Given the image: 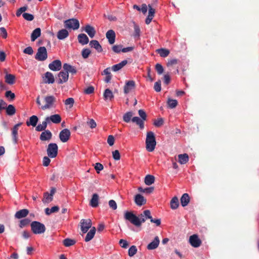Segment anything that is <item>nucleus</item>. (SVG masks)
Here are the masks:
<instances>
[{
    "mask_svg": "<svg viewBox=\"0 0 259 259\" xmlns=\"http://www.w3.org/2000/svg\"><path fill=\"white\" fill-rule=\"evenodd\" d=\"M0 35L3 38H6L8 36L7 31L5 28L4 27H0Z\"/></svg>",
    "mask_w": 259,
    "mask_h": 259,
    "instance_id": "58",
    "label": "nucleus"
},
{
    "mask_svg": "<svg viewBox=\"0 0 259 259\" xmlns=\"http://www.w3.org/2000/svg\"><path fill=\"white\" fill-rule=\"evenodd\" d=\"M189 160V156L187 154H179L178 155V161L181 164L186 163Z\"/></svg>",
    "mask_w": 259,
    "mask_h": 259,
    "instance_id": "33",
    "label": "nucleus"
},
{
    "mask_svg": "<svg viewBox=\"0 0 259 259\" xmlns=\"http://www.w3.org/2000/svg\"><path fill=\"white\" fill-rule=\"evenodd\" d=\"M135 202L138 206H142L146 203V199L141 194H137L135 197Z\"/></svg>",
    "mask_w": 259,
    "mask_h": 259,
    "instance_id": "18",
    "label": "nucleus"
},
{
    "mask_svg": "<svg viewBox=\"0 0 259 259\" xmlns=\"http://www.w3.org/2000/svg\"><path fill=\"white\" fill-rule=\"evenodd\" d=\"M136 83L134 80H127L126 81L124 86V93L125 94H128L133 89H135Z\"/></svg>",
    "mask_w": 259,
    "mask_h": 259,
    "instance_id": "13",
    "label": "nucleus"
},
{
    "mask_svg": "<svg viewBox=\"0 0 259 259\" xmlns=\"http://www.w3.org/2000/svg\"><path fill=\"white\" fill-rule=\"evenodd\" d=\"M90 46L92 48H95L96 50V51L99 53L102 52L103 51L102 46L99 44V42L98 40H91L90 42Z\"/></svg>",
    "mask_w": 259,
    "mask_h": 259,
    "instance_id": "23",
    "label": "nucleus"
},
{
    "mask_svg": "<svg viewBox=\"0 0 259 259\" xmlns=\"http://www.w3.org/2000/svg\"><path fill=\"white\" fill-rule=\"evenodd\" d=\"M164 121L162 118H158L154 121L153 124L156 127H160L163 124Z\"/></svg>",
    "mask_w": 259,
    "mask_h": 259,
    "instance_id": "54",
    "label": "nucleus"
},
{
    "mask_svg": "<svg viewBox=\"0 0 259 259\" xmlns=\"http://www.w3.org/2000/svg\"><path fill=\"white\" fill-rule=\"evenodd\" d=\"M58 77L57 83L58 84H62L67 81L69 75L65 71H61L58 73Z\"/></svg>",
    "mask_w": 259,
    "mask_h": 259,
    "instance_id": "11",
    "label": "nucleus"
},
{
    "mask_svg": "<svg viewBox=\"0 0 259 259\" xmlns=\"http://www.w3.org/2000/svg\"><path fill=\"white\" fill-rule=\"evenodd\" d=\"M58 147L56 143H50L48 145L47 148V154L49 157L55 158L58 154Z\"/></svg>",
    "mask_w": 259,
    "mask_h": 259,
    "instance_id": "6",
    "label": "nucleus"
},
{
    "mask_svg": "<svg viewBox=\"0 0 259 259\" xmlns=\"http://www.w3.org/2000/svg\"><path fill=\"white\" fill-rule=\"evenodd\" d=\"M81 230L83 233H85L91 228L92 221L90 219H82L80 222Z\"/></svg>",
    "mask_w": 259,
    "mask_h": 259,
    "instance_id": "8",
    "label": "nucleus"
},
{
    "mask_svg": "<svg viewBox=\"0 0 259 259\" xmlns=\"http://www.w3.org/2000/svg\"><path fill=\"white\" fill-rule=\"evenodd\" d=\"M52 137V133L49 130L44 131L40 134L39 139L41 141H49Z\"/></svg>",
    "mask_w": 259,
    "mask_h": 259,
    "instance_id": "17",
    "label": "nucleus"
},
{
    "mask_svg": "<svg viewBox=\"0 0 259 259\" xmlns=\"http://www.w3.org/2000/svg\"><path fill=\"white\" fill-rule=\"evenodd\" d=\"M138 113L139 116L141 117V119L144 121L146 120L147 115L145 111L143 109H140L138 111Z\"/></svg>",
    "mask_w": 259,
    "mask_h": 259,
    "instance_id": "59",
    "label": "nucleus"
},
{
    "mask_svg": "<svg viewBox=\"0 0 259 259\" xmlns=\"http://www.w3.org/2000/svg\"><path fill=\"white\" fill-rule=\"evenodd\" d=\"M27 6H24L19 8L16 12V16L19 17L23 12L27 10Z\"/></svg>",
    "mask_w": 259,
    "mask_h": 259,
    "instance_id": "61",
    "label": "nucleus"
},
{
    "mask_svg": "<svg viewBox=\"0 0 259 259\" xmlns=\"http://www.w3.org/2000/svg\"><path fill=\"white\" fill-rule=\"evenodd\" d=\"M84 31L91 38L94 37L96 34V30L95 28L90 25H87L85 26L84 28Z\"/></svg>",
    "mask_w": 259,
    "mask_h": 259,
    "instance_id": "28",
    "label": "nucleus"
},
{
    "mask_svg": "<svg viewBox=\"0 0 259 259\" xmlns=\"http://www.w3.org/2000/svg\"><path fill=\"white\" fill-rule=\"evenodd\" d=\"M30 222V221L28 219H25L23 220H21L20 221L19 227L21 228H22L24 227L27 226L29 224Z\"/></svg>",
    "mask_w": 259,
    "mask_h": 259,
    "instance_id": "52",
    "label": "nucleus"
},
{
    "mask_svg": "<svg viewBox=\"0 0 259 259\" xmlns=\"http://www.w3.org/2000/svg\"><path fill=\"white\" fill-rule=\"evenodd\" d=\"M156 52L161 57H166L169 54V51L166 49H159L156 50Z\"/></svg>",
    "mask_w": 259,
    "mask_h": 259,
    "instance_id": "41",
    "label": "nucleus"
},
{
    "mask_svg": "<svg viewBox=\"0 0 259 259\" xmlns=\"http://www.w3.org/2000/svg\"><path fill=\"white\" fill-rule=\"evenodd\" d=\"M170 208L172 209H177L179 206L178 198L176 196L174 197L170 202Z\"/></svg>",
    "mask_w": 259,
    "mask_h": 259,
    "instance_id": "36",
    "label": "nucleus"
},
{
    "mask_svg": "<svg viewBox=\"0 0 259 259\" xmlns=\"http://www.w3.org/2000/svg\"><path fill=\"white\" fill-rule=\"evenodd\" d=\"M112 156L114 159L118 160L120 158V155L118 150H116L112 152Z\"/></svg>",
    "mask_w": 259,
    "mask_h": 259,
    "instance_id": "60",
    "label": "nucleus"
},
{
    "mask_svg": "<svg viewBox=\"0 0 259 259\" xmlns=\"http://www.w3.org/2000/svg\"><path fill=\"white\" fill-rule=\"evenodd\" d=\"M46 120L49 122L51 121L54 123H59L61 121V117L59 114H54L46 117Z\"/></svg>",
    "mask_w": 259,
    "mask_h": 259,
    "instance_id": "19",
    "label": "nucleus"
},
{
    "mask_svg": "<svg viewBox=\"0 0 259 259\" xmlns=\"http://www.w3.org/2000/svg\"><path fill=\"white\" fill-rule=\"evenodd\" d=\"M181 203L182 206H187L190 202V197L187 193H184L181 198Z\"/></svg>",
    "mask_w": 259,
    "mask_h": 259,
    "instance_id": "30",
    "label": "nucleus"
},
{
    "mask_svg": "<svg viewBox=\"0 0 259 259\" xmlns=\"http://www.w3.org/2000/svg\"><path fill=\"white\" fill-rule=\"evenodd\" d=\"M48 57L47 49L45 47H40L38 49L35 55V59L38 61H44Z\"/></svg>",
    "mask_w": 259,
    "mask_h": 259,
    "instance_id": "7",
    "label": "nucleus"
},
{
    "mask_svg": "<svg viewBox=\"0 0 259 259\" xmlns=\"http://www.w3.org/2000/svg\"><path fill=\"white\" fill-rule=\"evenodd\" d=\"M44 82L48 84H52L55 82L54 76L50 72H47L43 77Z\"/></svg>",
    "mask_w": 259,
    "mask_h": 259,
    "instance_id": "15",
    "label": "nucleus"
},
{
    "mask_svg": "<svg viewBox=\"0 0 259 259\" xmlns=\"http://www.w3.org/2000/svg\"><path fill=\"white\" fill-rule=\"evenodd\" d=\"M41 30L40 28L35 29L31 34V40L35 41L38 37L40 36Z\"/></svg>",
    "mask_w": 259,
    "mask_h": 259,
    "instance_id": "31",
    "label": "nucleus"
},
{
    "mask_svg": "<svg viewBox=\"0 0 259 259\" xmlns=\"http://www.w3.org/2000/svg\"><path fill=\"white\" fill-rule=\"evenodd\" d=\"M154 89L157 92H159L161 91V81L160 80L154 83Z\"/></svg>",
    "mask_w": 259,
    "mask_h": 259,
    "instance_id": "57",
    "label": "nucleus"
},
{
    "mask_svg": "<svg viewBox=\"0 0 259 259\" xmlns=\"http://www.w3.org/2000/svg\"><path fill=\"white\" fill-rule=\"evenodd\" d=\"M63 68L68 74L69 72L72 74H75L77 72L75 68L67 63H65L63 65Z\"/></svg>",
    "mask_w": 259,
    "mask_h": 259,
    "instance_id": "24",
    "label": "nucleus"
},
{
    "mask_svg": "<svg viewBox=\"0 0 259 259\" xmlns=\"http://www.w3.org/2000/svg\"><path fill=\"white\" fill-rule=\"evenodd\" d=\"M62 63L60 60H55L49 65V68L50 70L54 71H57L61 69Z\"/></svg>",
    "mask_w": 259,
    "mask_h": 259,
    "instance_id": "12",
    "label": "nucleus"
},
{
    "mask_svg": "<svg viewBox=\"0 0 259 259\" xmlns=\"http://www.w3.org/2000/svg\"><path fill=\"white\" fill-rule=\"evenodd\" d=\"M189 243L194 247H198L201 244V240L196 234L191 235L189 238Z\"/></svg>",
    "mask_w": 259,
    "mask_h": 259,
    "instance_id": "10",
    "label": "nucleus"
},
{
    "mask_svg": "<svg viewBox=\"0 0 259 259\" xmlns=\"http://www.w3.org/2000/svg\"><path fill=\"white\" fill-rule=\"evenodd\" d=\"M154 189L153 187L146 188L145 189H143V188L140 187H139L138 189V190L139 192H143V193H146L147 194L152 193L153 192Z\"/></svg>",
    "mask_w": 259,
    "mask_h": 259,
    "instance_id": "45",
    "label": "nucleus"
},
{
    "mask_svg": "<svg viewBox=\"0 0 259 259\" xmlns=\"http://www.w3.org/2000/svg\"><path fill=\"white\" fill-rule=\"evenodd\" d=\"M56 98L53 96H47L44 98V101L45 102V104L44 105H42L40 107V108L45 110L48 109H51L55 107L54 104L56 102Z\"/></svg>",
    "mask_w": 259,
    "mask_h": 259,
    "instance_id": "4",
    "label": "nucleus"
},
{
    "mask_svg": "<svg viewBox=\"0 0 259 259\" xmlns=\"http://www.w3.org/2000/svg\"><path fill=\"white\" fill-rule=\"evenodd\" d=\"M99 195L95 193L93 195L92 198L90 201V205L93 207H96L98 206Z\"/></svg>",
    "mask_w": 259,
    "mask_h": 259,
    "instance_id": "29",
    "label": "nucleus"
},
{
    "mask_svg": "<svg viewBox=\"0 0 259 259\" xmlns=\"http://www.w3.org/2000/svg\"><path fill=\"white\" fill-rule=\"evenodd\" d=\"M22 16L27 21H31L34 19L33 15L29 13H24L22 14Z\"/></svg>",
    "mask_w": 259,
    "mask_h": 259,
    "instance_id": "53",
    "label": "nucleus"
},
{
    "mask_svg": "<svg viewBox=\"0 0 259 259\" xmlns=\"http://www.w3.org/2000/svg\"><path fill=\"white\" fill-rule=\"evenodd\" d=\"M71 133L67 128L62 130L59 134V138L61 142L65 143L68 141L70 138Z\"/></svg>",
    "mask_w": 259,
    "mask_h": 259,
    "instance_id": "9",
    "label": "nucleus"
},
{
    "mask_svg": "<svg viewBox=\"0 0 259 259\" xmlns=\"http://www.w3.org/2000/svg\"><path fill=\"white\" fill-rule=\"evenodd\" d=\"M127 63V61L126 60H123L119 63L114 65L112 66L111 69L114 72L118 71L122 69L125 65Z\"/></svg>",
    "mask_w": 259,
    "mask_h": 259,
    "instance_id": "22",
    "label": "nucleus"
},
{
    "mask_svg": "<svg viewBox=\"0 0 259 259\" xmlns=\"http://www.w3.org/2000/svg\"><path fill=\"white\" fill-rule=\"evenodd\" d=\"M78 42L82 45L87 44L89 41V38L86 34L84 33L79 34L77 36Z\"/></svg>",
    "mask_w": 259,
    "mask_h": 259,
    "instance_id": "26",
    "label": "nucleus"
},
{
    "mask_svg": "<svg viewBox=\"0 0 259 259\" xmlns=\"http://www.w3.org/2000/svg\"><path fill=\"white\" fill-rule=\"evenodd\" d=\"M76 243V241L74 239L70 238H66L63 240V244L66 247H69L73 245Z\"/></svg>",
    "mask_w": 259,
    "mask_h": 259,
    "instance_id": "44",
    "label": "nucleus"
},
{
    "mask_svg": "<svg viewBox=\"0 0 259 259\" xmlns=\"http://www.w3.org/2000/svg\"><path fill=\"white\" fill-rule=\"evenodd\" d=\"M48 122H49V121L46 120V118L45 120L42 121L41 124H39L36 126V131L38 132L46 131V128L47 127Z\"/></svg>",
    "mask_w": 259,
    "mask_h": 259,
    "instance_id": "40",
    "label": "nucleus"
},
{
    "mask_svg": "<svg viewBox=\"0 0 259 259\" xmlns=\"http://www.w3.org/2000/svg\"><path fill=\"white\" fill-rule=\"evenodd\" d=\"M50 198V195L49 193L48 192H46L44 194V198L42 201L44 203H49L53 200V199H51Z\"/></svg>",
    "mask_w": 259,
    "mask_h": 259,
    "instance_id": "49",
    "label": "nucleus"
},
{
    "mask_svg": "<svg viewBox=\"0 0 259 259\" xmlns=\"http://www.w3.org/2000/svg\"><path fill=\"white\" fill-rule=\"evenodd\" d=\"M64 23L65 27L68 29L76 30L79 27V22L78 20L75 18L69 19L65 20Z\"/></svg>",
    "mask_w": 259,
    "mask_h": 259,
    "instance_id": "5",
    "label": "nucleus"
},
{
    "mask_svg": "<svg viewBox=\"0 0 259 259\" xmlns=\"http://www.w3.org/2000/svg\"><path fill=\"white\" fill-rule=\"evenodd\" d=\"M103 165L100 163L97 162L95 164V169L98 174H99L100 171L103 169Z\"/></svg>",
    "mask_w": 259,
    "mask_h": 259,
    "instance_id": "62",
    "label": "nucleus"
},
{
    "mask_svg": "<svg viewBox=\"0 0 259 259\" xmlns=\"http://www.w3.org/2000/svg\"><path fill=\"white\" fill-rule=\"evenodd\" d=\"M87 124L91 128H95L97 126V124L93 119H89L87 122Z\"/></svg>",
    "mask_w": 259,
    "mask_h": 259,
    "instance_id": "64",
    "label": "nucleus"
},
{
    "mask_svg": "<svg viewBox=\"0 0 259 259\" xmlns=\"http://www.w3.org/2000/svg\"><path fill=\"white\" fill-rule=\"evenodd\" d=\"M106 36L110 45H112L114 43L116 35L114 30L112 29L109 30L106 32Z\"/></svg>",
    "mask_w": 259,
    "mask_h": 259,
    "instance_id": "16",
    "label": "nucleus"
},
{
    "mask_svg": "<svg viewBox=\"0 0 259 259\" xmlns=\"http://www.w3.org/2000/svg\"><path fill=\"white\" fill-rule=\"evenodd\" d=\"M6 113L9 116H12L16 113V109L13 105H9L6 108Z\"/></svg>",
    "mask_w": 259,
    "mask_h": 259,
    "instance_id": "39",
    "label": "nucleus"
},
{
    "mask_svg": "<svg viewBox=\"0 0 259 259\" xmlns=\"http://www.w3.org/2000/svg\"><path fill=\"white\" fill-rule=\"evenodd\" d=\"M59 210V207L58 206H55L52 207L51 208L48 207L45 209V213L47 215H50L52 213L58 212Z\"/></svg>",
    "mask_w": 259,
    "mask_h": 259,
    "instance_id": "42",
    "label": "nucleus"
},
{
    "mask_svg": "<svg viewBox=\"0 0 259 259\" xmlns=\"http://www.w3.org/2000/svg\"><path fill=\"white\" fill-rule=\"evenodd\" d=\"M124 218L137 227L141 226L146 220L151 218V212L149 210H145L142 213L137 217L132 211H126L124 212Z\"/></svg>",
    "mask_w": 259,
    "mask_h": 259,
    "instance_id": "1",
    "label": "nucleus"
},
{
    "mask_svg": "<svg viewBox=\"0 0 259 259\" xmlns=\"http://www.w3.org/2000/svg\"><path fill=\"white\" fill-rule=\"evenodd\" d=\"M68 35V31L66 29H62L59 30L57 33V38L60 40L65 39L67 37Z\"/></svg>",
    "mask_w": 259,
    "mask_h": 259,
    "instance_id": "27",
    "label": "nucleus"
},
{
    "mask_svg": "<svg viewBox=\"0 0 259 259\" xmlns=\"http://www.w3.org/2000/svg\"><path fill=\"white\" fill-rule=\"evenodd\" d=\"M91 52L89 49H83L81 52V55L84 59H87L89 57Z\"/></svg>",
    "mask_w": 259,
    "mask_h": 259,
    "instance_id": "51",
    "label": "nucleus"
},
{
    "mask_svg": "<svg viewBox=\"0 0 259 259\" xmlns=\"http://www.w3.org/2000/svg\"><path fill=\"white\" fill-rule=\"evenodd\" d=\"M167 103L168 107L171 109L175 108L178 105V102L176 100L171 99L170 98L168 99Z\"/></svg>",
    "mask_w": 259,
    "mask_h": 259,
    "instance_id": "46",
    "label": "nucleus"
},
{
    "mask_svg": "<svg viewBox=\"0 0 259 259\" xmlns=\"http://www.w3.org/2000/svg\"><path fill=\"white\" fill-rule=\"evenodd\" d=\"M22 123H18L14 125L12 129V135L13 140L15 144H16L18 141V131L19 127L22 125Z\"/></svg>",
    "mask_w": 259,
    "mask_h": 259,
    "instance_id": "14",
    "label": "nucleus"
},
{
    "mask_svg": "<svg viewBox=\"0 0 259 259\" xmlns=\"http://www.w3.org/2000/svg\"><path fill=\"white\" fill-rule=\"evenodd\" d=\"M95 227H93L90 231L87 233L85 238V241L88 242L92 240L95 236L96 233Z\"/></svg>",
    "mask_w": 259,
    "mask_h": 259,
    "instance_id": "34",
    "label": "nucleus"
},
{
    "mask_svg": "<svg viewBox=\"0 0 259 259\" xmlns=\"http://www.w3.org/2000/svg\"><path fill=\"white\" fill-rule=\"evenodd\" d=\"M64 104L66 105H69L70 108L73 107L74 104V100L72 98H67L66 100L64 101Z\"/></svg>",
    "mask_w": 259,
    "mask_h": 259,
    "instance_id": "50",
    "label": "nucleus"
},
{
    "mask_svg": "<svg viewBox=\"0 0 259 259\" xmlns=\"http://www.w3.org/2000/svg\"><path fill=\"white\" fill-rule=\"evenodd\" d=\"M30 226L32 232L35 234H42L46 230L45 225L37 221L32 222Z\"/></svg>",
    "mask_w": 259,
    "mask_h": 259,
    "instance_id": "3",
    "label": "nucleus"
},
{
    "mask_svg": "<svg viewBox=\"0 0 259 259\" xmlns=\"http://www.w3.org/2000/svg\"><path fill=\"white\" fill-rule=\"evenodd\" d=\"M179 62V60L177 59H172L168 60L167 62V66L168 67H171L176 64Z\"/></svg>",
    "mask_w": 259,
    "mask_h": 259,
    "instance_id": "48",
    "label": "nucleus"
},
{
    "mask_svg": "<svg viewBox=\"0 0 259 259\" xmlns=\"http://www.w3.org/2000/svg\"><path fill=\"white\" fill-rule=\"evenodd\" d=\"M15 76L11 74H7L5 76V81L9 84H13L15 82Z\"/></svg>",
    "mask_w": 259,
    "mask_h": 259,
    "instance_id": "38",
    "label": "nucleus"
},
{
    "mask_svg": "<svg viewBox=\"0 0 259 259\" xmlns=\"http://www.w3.org/2000/svg\"><path fill=\"white\" fill-rule=\"evenodd\" d=\"M137 252V248L135 245H132L128 249V254L130 256H133Z\"/></svg>",
    "mask_w": 259,
    "mask_h": 259,
    "instance_id": "47",
    "label": "nucleus"
},
{
    "mask_svg": "<svg viewBox=\"0 0 259 259\" xmlns=\"http://www.w3.org/2000/svg\"><path fill=\"white\" fill-rule=\"evenodd\" d=\"M109 207L113 210H116L117 206L116 202L114 200H110L109 201Z\"/></svg>",
    "mask_w": 259,
    "mask_h": 259,
    "instance_id": "63",
    "label": "nucleus"
},
{
    "mask_svg": "<svg viewBox=\"0 0 259 259\" xmlns=\"http://www.w3.org/2000/svg\"><path fill=\"white\" fill-rule=\"evenodd\" d=\"M38 121V118L36 115H32L30 118L29 120L26 121V125L27 126L32 125L33 127L36 126L37 122Z\"/></svg>",
    "mask_w": 259,
    "mask_h": 259,
    "instance_id": "25",
    "label": "nucleus"
},
{
    "mask_svg": "<svg viewBox=\"0 0 259 259\" xmlns=\"http://www.w3.org/2000/svg\"><path fill=\"white\" fill-rule=\"evenodd\" d=\"M132 121L133 122L136 123L137 125H138L141 129L144 128V121L142 119H140L139 117H134L132 119Z\"/></svg>",
    "mask_w": 259,
    "mask_h": 259,
    "instance_id": "37",
    "label": "nucleus"
},
{
    "mask_svg": "<svg viewBox=\"0 0 259 259\" xmlns=\"http://www.w3.org/2000/svg\"><path fill=\"white\" fill-rule=\"evenodd\" d=\"M155 182V177L154 176L148 175H147L144 179V183L146 185L149 186L153 184Z\"/></svg>",
    "mask_w": 259,
    "mask_h": 259,
    "instance_id": "35",
    "label": "nucleus"
},
{
    "mask_svg": "<svg viewBox=\"0 0 259 259\" xmlns=\"http://www.w3.org/2000/svg\"><path fill=\"white\" fill-rule=\"evenodd\" d=\"M113 51L116 53L122 52V46L121 45H114L112 47Z\"/></svg>",
    "mask_w": 259,
    "mask_h": 259,
    "instance_id": "55",
    "label": "nucleus"
},
{
    "mask_svg": "<svg viewBox=\"0 0 259 259\" xmlns=\"http://www.w3.org/2000/svg\"><path fill=\"white\" fill-rule=\"evenodd\" d=\"M146 149L148 152H152L154 150L156 141L155 136L152 131H149L147 133L146 138Z\"/></svg>",
    "mask_w": 259,
    "mask_h": 259,
    "instance_id": "2",
    "label": "nucleus"
},
{
    "mask_svg": "<svg viewBox=\"0 0 259 259\" xmlns=\"http://www.w3.org/2000/svg\"><path fill=\"white\" fill-rule=\"evenodd\" d=\"M159 239L158 236H156L153 241L147 245L148 250H153L156 249L159 245Z\"/></svg>",
    "mask_w": 259,
    "mask_h": 259,
    "instance_id": "20",
    "label": "nucleus"
},
{
    "mask_svg": "<svg viewBox=\"0 0 259 259\" xmlns=\"http://www.w3.org/2000/svg\"><path fill=\"white\" fill-rule=\"evenodd\" d=\"M29 213V210L27 209H22L17 211L15 214V217L20 219L26 217Z\"/></svg>",
    "mask_w": 259,
    "mask_h": 259,
    "instance_id": "21",
    "label": "nucleus"
},
{
    "mask_svg": "<svg viewBox=\"0 0 259 259\" xmlns=\"http://www.w3.org/2000/svg\"><path fill=\"white\" fill-rule=\"evenodd\" d=\"M133 115V113L131 111L125 113L123 116V120L124 122L128 123L131 120H132V117Z\"/></svg>",
    "mask_w": 259,
    "mask_h": 259,
    "instance_id": "43",
    "label": "nucleus"
},
{
    "mask_svg": "<svg viewBox=\"0 0 259 259\" xmlns=\"http://www.w3.org/2000/svg\"><path fill=\"white\" fill-rule=\"evenodd\" d=\"M155 69L158 74H161L164 71L162 66L159 63H157L155 65Z\"/></svg>",
    "mask_w": 259,
    "mask_h": 259,
    "instance_id": "56",
    "label": "nucleus"
},
{
    "mask_svg": "<svg viewBox=\"0 0 259 259\" xmlns=\"http://www.w3.org/2000/svg\"><path fill=\"white\" fill-rule=\"evenodd\" d=\"M103 96H104V99L105 100H109L111 101L114 98V95L113 94V93L109 89H106L105 90L104 94H103Z\"/></svg>",
    "mask_w": 259,
    "mask_h": 259,
    "instance_id": "32",
    "label": "nucleus"
}]
</instances>
